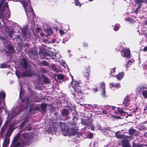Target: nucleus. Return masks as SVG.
<instances>
[{
  "instance_id": "6",
  "label": "nucleus",
  "mask_w": 147,
  "mask_h": 147,
  "mask_svg": "<svg viewBox=\"0 0 147 147\" xmlns=\"http://www.w3.org/2000/svg\"><path fill=\"white\" fill-rule=\"evenodd\" d=\"M61 112L63 116L65 117L64 120H67L69 118L67 117L69 114V111L68 109H63L61 111Z\"/></svg>"
},
{
  "instance_id": "47",
  "label": "nucleus",
  "mask_w": 147,
  "mask_h": 147,
  "mask_svg": "<svg viewBox=\"0 0 147 147\" xmlns=\"http://www.w3.org/2000/svg\"><path fill=\"white\" fill-rule=\"evenodd\" d=\"M59 32L60 35L62 36L65 34L64 31L62 29H60L59 30Z\"/></svg>"
},
{
  "instance_id": "2",
  "label": "nucleus",
  "mask_w": 147,
  "mask_h": 147,
  "mask_svg": "<svg viewBox=\"0 0 147 147\" xmlns=\"http://www.w3.org/2000/svg\"><path fill=\"white\" fill-rule=\"evenodd\" d=\"M39 54L41 57L48 56L50 57V54L48 51L45 49L40 47L39 48Z\"/></svg>"
},
{
  "instance_id": "12",
  "label": "nucleus",
  "mask_w": 147,
  "mask_h": 147,
  "mask_svg": "<svg viewBox=\"0 0 147 147\" xmlns=\"http://www.w3.org/2000/svg\"><path fill=\"white\" fill-rule=\"evenodd\" d=\"M123 52L125 57L127 58L130 57V51L129 49H124L123 50Z\"/></svg>"
},
{
  "instance_id": "56",
  "label": "nucleus",
  "mask_w": 147,
  "mask_h": 147,
  "mask_svg": "<svg viewBox=\"0 0 147 147\" xmlns=\"http://www.w3.org/2000/svg\"><path fill=\"white\" fill-rule=\"evenodd\" d=\"M72 94L73 95L74 97L76 98V93L74 92H72Z\"/></svg>"
},
{
  "instance_id": "14",
  "label": "nucleus",
  "mask_w": 147,
  "mask_h": 147,
  "mask_svg": "<svg viewBox=\"0 0 147 147\" xmlns=\"http://www.w3.org/2000/svg\"><path fill=\"white\" fill-rule=\"evenodd\" d=\"M124 75V72H121L119 74L115 76L119 80H121L123 77Z\"/></svg>"
},
{
  "instance_id": "10",
  "label": "nucleus",
  "mask_w": 147,
  "mask_h": 147,
  "mask_svg": "<svg viewBox=\"0 0 147 147\" xmlns=\"http://www.w3.org/2000/svg\"><path fill=\"white\" fill-rule=\"evenodd\" d=\"M67 126L66 125V123L64 122H60L59 127L61 131L65 132L67 130L65 128Z\"/></svg>"
},
{
  "instance_id": "60",
  "label": "nucleus",
  "mask_w": 147,
  "mask_h": 147,
  "mask_svg": "<svg viewBox=\"0 0 147 147\" xmlns=\"http://www.w3.org/2000/svg\"><path fill=\"white\" fill-rule=\"evenodd\" d=\"M9 132H7V131L6 134V136H7L9 138V137L11 136V135H9Z\"/></svg>"
},
{
  "instance_id": "36",
  "label": "nucleus",
  "mask_w": 147,
  "mask_h": 147,
  "mask_svg": "<svg viewBox=\"0 0 147 147\" xmlns=\"http://www.w3.org/2000/svg\"><path fill=\"white\" fill-rule=\"evenodd\" d=\"M147 0H135V2L136 4L142 3L144 2V1H146Z\"/></svg>"
},
{
  "instance_id": "42",
  "label": "nucleus",
  "mask_w": 147,
  "mask_h": 147,
  "mask_svg": "<svg viewBox=\"0 0 147 147\" xmlns=\"http://www.w3.org/2000/svg\"><path fill=\"white\" fill-rule=\"evenodd\" d=\"M28 30L26 29H23L22 30L24 36H26L27 35V32Z\"/></svg>"
},
{
  "instance_id": "43",
  "label": "nucleus",
  "mask_w": 147,
  "mask_h": 147,
  "mask_svg": "<svg viewBox=\"0 0 147 147\" xmlns=\"http://www.w3.org/2000/svg\"><path fill=\"white\" fill-rule=\"evenodd\" d=\"M55 65H52V69L53 70L56 72L58 71V69L55 66Z\"/></svg>"
},
{
  "instance_id": "16",
  "label": "nucleus",
  "mask_w": 147,
  "mask_h": 147,
  "mask_svg": "<svg viewBox=\"0 0 147 147\" xmlns=\"http://www.w3.org/2000/svg\"><path fill=\"white\" fill-rule=\"evenodd\" d=\"M29 140L21 141L20 145V147H24L26 146H27L28 144Z\"/></svg>"
},
{
  "instance_id": "61",
  "label": "nucleus",
  "mask_w": 147,
  "mask_h": 147,
  "mask_svg": "<svg viewBox=\"0 0 147 147\" xmlns=\"http://www.w3.org/2000/svg\"><path fill=\"white\" fill-rule=\"evenodd\" d=\"M111 117L114 119H117V116L114 115H113L111 116Z\"/></svg>"
},
{
  "instance_id": "5",
  "label": "nucleus",
  "mask_w": 147,
  "mask_h": 147,
  "mask_svg": "<svg viewBox=\"0 0 147 147\" xmlns=\"http://www.w3.org/2000/svg\"><path fill=\"white\" fill-rule=\"evenodd\" d=\"M128 132L130 135L131 136H138L140 134L138 131L133 128L129 129L128 130Z\"/></svg>"
},
{
  "instance_id": "29",
  "label": "nucleus",
  "mask_w": 147,
  "mask_h": 147,
  "mask_svg": "<svg viewBox=\"0 0 147 147\" xmlns=\"http://www.w3.org/2000/svg\"><path fill=\"white\" fill-rule=\"evenodd\" d=\"M27 98H22L21 99V102H25L26 104H28L29 103L28 102V99Z\"/></svg>"
},
{
  "instance_id": "19",
  "label": "nucleus",
  "mask_w": 147,
  "mask_h": 147,
  "mask_svg": "<svg viewBox=\"0 0 147 147\" xmlns=\"http://www.w3.org/2000/svg\"><path fill=\"white\" fill-rule=\"evenodd\" d=\"M21 135V134L19 133L17 134L16 135V136L14 137L12 141V143H16L19 140Z\"/></svg>"
},
{
  "instance_id": "41",
  "label": "nucleus",
  "mask_w": 147,
  "mask_h": 147,
  "mask_svg": "<svg viewBox=\"0 0 147 147\" xmlns=\"http://www.w3.org/2000/svg\"><path fill=\"white\" fill-rule=\"evenodd\" d=\"M100 88H101V89H105V84L104 82H102Z\"/></svg>"
},
{
  "instance_id": "11",
  "label": "nucleus",
  "mask_w": 147,
  "mask_h": 147,
  "mask_svg": "<svg viewBox=\"0 0 147 147\" xmlns=\"http://www.w3.org/2000/svg\"><path fill=\"white\" fill-rule=\"evenodd\" d=\"M145 87L143 85H141L138 86L136 89V92L138 93L139 94H140L142 92V90H144L145 88Z\"/></svg>"
},
{
  "instance_id": "21",
  "label": "nucleus",
  "mask_w": 147,
  "mask_h": 147,
  "mask_svg": "<svg viewBox=\"0 0 147 147\" xmlns=\"http://www.w3.org/2000/svg\"><path fill=\"white\" fill-rule=\"evenodd\" d=\"M75 84H74V86H73V88L75 90L76 92H80V93L83 94L82 93V91L81 90H80L79 91L78 90H77L76 89V87H77V85L78 84V83L77 82H75Z\"/></svg>"
},
{
  "instance_id": "22",
  "label": "nucleus",
  "mask_w": 147,
  "mask_h": 147,
  "mask_svg": "<svg viewBox=\"0 0 147 147\" xmlns=\"http://www.w3.org/2000/svg\"><path fill=\"white\" fill-rule=\"evenodd\" d=\"M45 31L46 36H49L52 33L51 30L49 28H48L47 29L45 30Z\"/></svg>"
},
{
  "instance_id": "4",
  "label": "nucleus",
  "mask_w": 147,
  "mask_h": 147,
  "mask_svg": "<svg viewBox=\"0 0 147 147\" xmlns=\"http://www.w3.org/2000/svg\"><path fill=\"white\" fill-rule=\"evenodd\" d=\"M23 5L26 13L27 12L33 13V10L30 6V4L28 5L25 2L23 4Z\"/></svg>"
},
{
  "instance_id": "20",
  "label": "nucleus",
  "mask_w": 147,
  "mask_h": 147,
  "mask_svg": "<svg viewBox=\"0 0 147 147\" xmlns=\"http://www.w3.org/2000/svg\"><path fill=\"white\" fill-rule=\"evenodd\" d=\"M119 131L117 132L115 134V136L119 139L124 138L125 137V135L124 134H119Z\"/></svg>"
},
{
  "instance_id": "30",
  "label": "nucleus",
  "mask_w": 147,
  "mask_h": 147,
  "mask_svg": "<svg viewBox=\"0 0 147 147\" xmlns=\"http://www.w3.org/2000/svg\"><path fill=\"white\" fill-rule=\"evenodd\" d=\"M5 96V94L4 92H2L0 93V101L2 99H4Z\"/></svg>"
},
{
  "instance_id": "51",
  "label": "nucleus",
  "mask_w": 147,
  "mask_h": 147,
  "mask_svg": "<svg viewBox=\"0 0 147 147\" xmlns=\"http://www.w3.org/2000/svg\"><path fill=\"white\" fill-rule=\"evenodd\" d=\"M25 125V122L24 121L20 125V128H22Z\"/></svg>"
},
{
  "instance_id": "24",
  "label": "nucleus",
  "mask_w": 147,
  "mask_h": 147,
  "mask_svg": "<svg viewBox=\"0 0 147 147\" xmlns=\"http://www.w3.org/2000/svg\"><path fill=\"white\" fill-rule=\"evenodd\" d=\"M89 71H86V70L84 71V77H86L87 80H88L90 78V74Z\"/></svg>"
},
{
  "instance_id": "1",
  "label": "nucleus",
  "mask_w": 147,
  "mask_h": 147,
  "mask_svg": "<svg viewBox=\"0 0 147 147\" xmlns=\"http://www.w3.org/2000/svg\"><path fill=\"white\" fill-rule=\"evenodd\" d=\"M31 65H20L22 72L18 71L16 72V74L18 78L32 77L34 75L35 72L32 70Z\"/></svg>"
},
{
  "instance_id": "8",
  "label": "nucleus",
  "mask_w": 147,
  "mask_h": 147,
  "mask_svg": "<svg viewBox=\"0 0 147 147\" xmlns=\"http://www.w3.org/2000/svg\"><path fill=\"white\" fill-rule=\"evenodd\" d=\"M129 96L127 95L125 97L123 102L124 106L127 107L129 105V102L130 101V100L129 98Z\"/></svg>"
},
{
  "instance_id": "44",
  "label": "nucleus",
  "mask_w": 147,
  "mask_h": 147,
  "mask_svg": "<svg viewBox=\"0 0 147 147\" xmlns=\"http://www.w3.org/2000/svg\"><path fill=\"white\" fill-rule=\"evenodd\" d=\"M34 108L33 105L32 104L30 105L29 108V111L31 112L34 110Z\"/></svg>"
},
{
  "instance_id": "53",
  "label": "nucleus",
  "mask_w": 147,
  "mask_h": 147,
  "mask_svg": "<svg viewBox=\"0 0 147 147\" xmlns=\"http://www.w3.org/2000/svg\"><path fill=\"white\" fill-rule=\"evenodd\" d=\"M40 107L38 106H37V107H36L35 108H34V110L35 111H36L37 110H39Z\"/></svg>"
},
{
  "instance_id": "50",
  "label": "nucleus",
  "mask_w": 147,
  "mask_h": 147,
  "mask_svg": "<svg viewBox=\"0 0 147 147\" xmlns=\"http://www.w3.org/2000/svg\"><path fill=\"white\" fill-rule=\"evenodd\" d=\"M75 4L77 6H81L80 3L78 1L76 0L75 1Z\"/></svg>"
},
{
  "instance_id": "49",
  "label": "nucleus",
  "mask_w": 147,
  "mask_h": 147,
  "mask_svg": "<svg viewBox=\"0 0 147 147\" xmlns=\"http://www.w3.org/2000/svg\"><path fill=\"white\" fill-rule=\"evenodd\" d=\"M102 93L103 96H105V89H102Z\"/></svg>"
},
{
  "instance_id": "17",
  "label": "nucleus",
  "mask_w": 147,
  "mask_h": 147,
  "mask_svg": "<svg viewBox=\"0 0 147 147\" xmlns=\"http://www.w3.org/2000/svg\"><path fill=\"white\" fill-rule=\"evenodd\" d=\"M42 77L44 79L43 82L45 83L48 84L51 83L50 81L49 80V79L45 75L42 74Z\"/></svg>"
},
{
  "instance_id": "63",
  "label": "nucleus",
  "mask_w": 147,
  "mask_h": 147,
  "mask_svg": "<svg viewBox=\"0 0 147 147\" xmlns=\"http://www.w3.org/2000/svg\"><path fill=\"white\" fill-rule=\"evenodd\" d=\"M143 50L144 51H147V47H144Z\"/></svg>"
},
{
  "instance_id": "9",
  "label": "nucleus",
  "mask_w": 147,
  "mask_h": 147,
  "mask_svg": "<svg viewBox=\"0 0 147 147\" xmlns=\"http://www.w3.org/2000/svg\"><path fill=\"white\" fill-rule=\"evenodd\" d=\"M28 53V55L30 57H32L34 55H37V52L36 48H34L31 50L29 51Z\"/></svg>"
},
{
  "instance_id": "39",
  "label": "nucleus",
  "mask_w": 147,
  "mask_h": 147,
  "mask_svg": "<svg viewBox=\"0 0 147 147\" xmlns=\"http://www.w3.org/2000/svg\"><path fill=\"white\" fill-rule=\"evenodd\" d=\"M116 67H114L110 69L109 74L111 75L113 73H115V72Z\"/></svg>"
},
{
  "instance_id": "18",
  "label": "nucleus",
  "mask_w": 147,
  "mask_h": 147,
  "mask_svg": "<svg viewBox=\"0 0 147 147\" xmlns=\"http://www.w3.org/2000/svg\"><path fill=\"white\" fill-rule=\"evenodd\" d=\"M27 137L28 134L27 133L22 134L21 135V139L22 140H29Z\"/></svg>"
},
{
  "instance_id": "23",
  "label": "nucleus",
  "mask_w": 147,
  "mask_h": 147,
  "mask_svg": "<svg viewBox=\"0 0 147 147\" xmlns=\"http://www.w3.org/2000/svg\"><path fill=\"white\" fill-rule=\"evenodd\" d=\"M78 130L77 129H72L70 131V134L71 136H75L78 134Z\"/></svg>"
},
{
  "instance_id": "37",
  "label": "nucleus",
  "mask_w": 147,
  "mask_h": 147,
  "mask_svg": "<svg viewBox=\"0 0 147 147\" xmlns=\"http://www.w3.org/2000/svg\"><path fill=\"white\" fill-rule=\"evenodd\" d=\"M10 67V65H1L0 67L2 68H8Z\"/></svg>"
},
{
  "instance_id": "35",
  "label": "nucleus",
  "mask_w": 147,
  "mask_h": 147,
  "mask_svg": "<svg viewBox=\"0 0 147 147\" xmlns=\"http://www.w3.org/2000/svg\"><path fill=\"white\" fill-rule=\"evenodd\" d=\"M20 64H27L26 59L24 58L22 59L20 61Z\"/></svg>"
},
{
  "instance_id": "38",
  "label": "nucleus",
  "mask_w": 147,
  "mask_h": 147,
  "mask_svg": "<svg viewBox=\"0 0 147 147\" xmlns=\"http://www.w3.org/2000/svg\"><path fill=\"white\" fill-rule=\"evenodd\" d=\"M32 95L33 94L32 93L31 94L27 97V98H28V102L29 103H31L33 101V100L31 98Z\"/></svg>"
},
{
  "instance_id": "31",
  "label": "nucleus",
  "mask_w": 147,
  "mask_h": 147,
  "mask_svg": "<svg viewBox=\"0 0 147 147\" xmlns=\"http://www.w3.org/2000/svg\"><path fill=\"white\" fill-rule=\"evenodd\" d=\"M20 143L18 142L17 143H12V144L11 146L13 147H18L20 146Z\"/></svg>"
},
{
  "instance_id": "27",
  "label": "nucleus",
  "mask_w": 147,
  "mask_h": 147,
  "mask_svg": "<svg viewBox=\"0 0 147 147\" xmlns=\"http://www.w3.org/2000/svg\"><path fill=\"white\" fill-rule=\"evenodd\" d=\"M78 119V117L76 116H74L73 117V119L72 120V122H73V124L74 125H76L77 120Z\"/></svg>"
},
{
  "instance_id": "33",
  "label": "nucleus",
  "mask_w": 147,
  "mask_h": 147,
  "mask_svg": "<svg viewBox=\"0 0 147 147\" xmlns=\"http://www.w3.org/2000/svg\"><path fill=\"white\" fill-rule=\"evenodd\" d=\"M118 112L120 114L122 115L123 116H124L125 114V113L123 109H119L118 110Z\"/></svg>"
},
{
  "instance_id": "62",
  "label": "nucleus",
  "mask_w": 147,
  "mask_h": 147,
  "mask_svg": "<svg viewBox=\"0 0 147 147\" xmlns=\"http://www.w3.org/2000/svg\"><path fill=\"white\" fill-rule=\"evenodd\" d=\"M55 39H53V40H52L50 41V43H53L55 42Z\"/></svg>"
},
{
  "instance_id": "64",
  "label": "nucleus",
  "mask_w": 147,
  "mask_h": 147,
  "mask_svg": "<svg viewBox=\"0 0 147 147\" xmlns=\"http://www.w3.org/2000/svg\"><path fill=\"white\" fill-rule=\"evenodd\" d=\"M144 137L147 138V132H146L144 134Z\"/></svg>"
},
{
  "instance_id": "26",
  "label": "nucleus",
  "mask_w": 147,
  "mask_h": 147,
  "mask_svg": "<svg viewBox=\"0 0 147 147\" xmlns=\"http://www.w3.org/2000/svg\"><path fill=\"white\" fill-rule=\"evenodd\" d=\"M143 144H139L138 143L133 142L132 143V146L133 147H143Z\"/></svg>"
},
{
  "instance_id": "58",
  "label": "nucleus",
  "mask_w": 147,
  "mask_h": 147,
  "mask_svg": "<svg viewBox=\"0 0 147 147\" xmlns=\"http://www.w3.org/2000/svg\"><path fill=\"white\" fill-rule=\"evenodd\" d=\"M102 112L105 114H107V111L105 110H103L102 111Z\"/></svg>"
},
{
  "instance_id": "57",
  "label": "nucleus",
  "mask_w": 147,
  "mask_h": 147,
  "mask_svg": "<svg viewBox=\"0 0 147 147\" xmlns=\"http://www.w3.org/2000/svg\"><path fill=\"white\" fill-rule=\"evenodd\" d=\"M119 29V27L118 26H116L115 27L114 30L115 31H117Z\"/></svg>"
},
{
  "instance_id": "25",
  "label": "nucleus",
  "mask_w": 147,
  "mask_h": 147,
  "mask_svg": "<svg viewBox=\"0 0 147 147\" xmlns=\"http://www.w3.org/2000/svg\"><path fill=\"white\" fill-rule=\"evenodd\" d=\"M41 109L43 112L45 111L47 108V105L46 103H43L40 106Z\"/></svg>"
},
{
  "instance_id": "13",
  "label": "nucleus",
  "mask_w": 147,
  "mask_h": 147,
  "mask_svg": "<svg viewBox=\"0 0 147 147\" xmlns=\"http://www.w3.org/2000/svg\"><path fill=\"white\" fill-rule=\"evenodd\" d=\"M89 119L88 118L87 119H82L81 123L82 125H87L88 126L90 124L89 122Z\"/></svg>"
},
{
  "instance_id": "54",
  "label": "nucleus",
  "mask_w": 147,
  "mask_h": 147,
  "mask_svg": "<svg viewBox=\"0 0 147 147\" xmlns=\"http://www.w3.org/2000/svg\"><path fill=\"white\" fill-rule=\"evenodd\" d=\"M141 5H139L138 6V8L136 9V11L135 12H136V13H137L138 12V10H139V9L140 8V7H141Z\"/></svg>"
},
{
  "instance_id": "7",
  "label": "nucleus",
  "mask_w": 147,
  "mask_h": 147,
  "mask_svg": "<svg viewBox=\"0 0 147 147\" xmlns=\"http://www.w3.org/2000/svg\"><path fill=\"white\" fill-rule=\"evenodd\" d=\"M123 147H131L130 143L128 139H124L122 141Z\"/></svg>"
},
{
  "instance_id": "40",
  "label": "nucleus",
  "mask_w": 147,
  "mask_h": 147,
  "mask_svg": "<svg viewBox=\"0 0 147 147\" xmlns=\"http://www.w3.org/2000/svg\"><path fill=\"white\" fill-rule=\"evenodd\" d=\"M14 129H13L11 128H9L8 130L7 131V132H9V135H11V133L13 132Z\"/></svg>"
},
{
  "instance_id": "15",
  "label": "nucleus",
  "mask_w": 147,
  "mask_h": 147,
  "mask_svg": "<svg viewBox=\"0 0 147 147\" xmlns=\"http://www.w3.org/2000/svg\"><path fill=\"white\" fill-rule=\"evenodd\" d=\"M9 140H10L9 138V137H7V136H5L3 143V147H4L5 142V146H7L9 143Z\"/></svg>"
},
{
  "instance_id": "46",
  "label": "nucleus",
  "mask_w": 147,
  "mask_h": 147,
  "mask_svg": "<svg viewBox=\"0 0 147 147\" xmlns=\"http://www.w3.org/2000/svg\"><path fill=\"white\" fill-rule=\"evenodd\" d=\"M88 136L89 138L91 139L93 137V134L92 133H90L88 134Z\"/></svg>"
},
{
  "instance_id": "45",
  "label": "nucleus",
  "mask_w": 147,
  "mask_h": 147,
  "mask_svg": "<svg viewBox=\"0 0 147 147\" xmlns=\"http://www.w3.org/2000/svg\"><path fill=\"white\" fill-rule=\"evenodd\" d=\"M90 66H87L86 67H85V68L84 69V70H86V71H89V72H90Z\"/></svg>"
},
{
  "instance_id": "28",
  "label": "nucleus",
  "mask_w": 147,
  "mask_h": 147,
  "mask_svg": "<svg viewBox=\"0 0 147 147\" xmlns=\"http://www.w3.org/2000/svg\"><path fill=\"white\" fill-rule=\"evenodd\" d=\"M57 78L59 80H63L65 78V76L61 74H59L57 75Z\"/></svg>"
},
{
  "instance_id": "59",
  "label": "nucleus",
  "mask_w": 147,
  "mask_h": 147,
  "mask_svg": "<svg viewBox=\"0 0 147 147\" xmlns=\"http://www.w3.org/2000/svg\"><path fill=\"white\" fill-rule=\"evenodd\" d=\"M42 64H45V65L48 64V63L46 61H42Z\"/></svg>"
},
{
  "instance_id": "34",
  "label": "nucleus",
  "mask_w": 147,
  "mask_h": 147,
  "mask_svg": "<svg viewBox=\"0 0 147 147\" xmlns=\"http://www.w3.org/2000/svg\"><path fill=\"white\" fill-rule=\"evenodd\" d=\"M111 84L112 87H113L119 88L121 87V85L119 84H117L114 85V84L111 83Z\"/></svg>"
},
{
  "instance_id": "48",
  "label": "nucleus",
  "mask_w": 147,
  "mask_h": 147,
  "mask_svg": "<svg viewBox=\"0 0 147 147\" xmlns=\"http://www.w3.org/2000/svg\"><path fill=\"white\" fill-rule=\"evenodd\" d=\"M13 33V31L12 30L9 31V35L11 38L13 37L12 35Z\"/></svg>"
},
{
  "instance_id": "3",
  "label": "nucleus",
  "mask_w": 147,
  "mask_h": 147,
  "mask_svg": "<svg viewBox=\"0 0 147 147\" xmlns=\"http://www.w3.org/2000/svg\"><path fill=\"white\" fill-rule=\"evenodd\" d=\"M9 17V15L7 11H4L0 12V18L2 20H7Z\"/></svg>"
},
{
  "instance_id": "55",
  "label": "nucleus",
  "mask_w": 147,
  "mask_h": 147,
  "mask_svg": "<svg viewBox=\"0 0 147 147\" xmlns=\"http://www.w3.org/2000/svg\"><path fill=\"white\" fill-rule=\"evenodd\" d=\"M93 91H94V92H96L98 91V88H97V87H96V88H93Z\"/></svg>"
},
{
  "instance_id": "52",
  "label": "nucleus",
  "mask_w": 147,
  "mask_h": 147,
  "mask_svg": "<svg viewBox=\"0 0 147 147\" xmlns=\"http://www.w3.org/2000/svg\"><path fill=\"white\" fill-rule=\"evenodd\" d=\"M6 130V129L5 128H3V127H2V128L1 129V133H3Z\"/></svg>"
},
{
  "instance_id": "32",
  "label": "nucleus",
  "mask_w": 147,
  "mask_h": 147,
  "mask_svg": "<svg viewBox=\"0 0 147 147\" xmlns=\"http://www.w3.org/2000/svg\"><path fill=\"white\" fill-rule=\"evenodd\" d=\"M142 94L144 98H147V90H145L142 91Z\"/></svg>"
}]
</instances>
